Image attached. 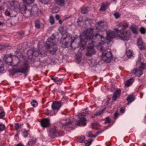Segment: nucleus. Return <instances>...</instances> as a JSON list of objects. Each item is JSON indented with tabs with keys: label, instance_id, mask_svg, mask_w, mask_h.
<instances>
[{
	"label": "nucleus",
	"instance_id": "f257e3e1",
	"mask_svg": "<svg viewBox=\"0 0 146 146\" xmlns=\"http://www.w3.org/2000/svg\"><path fill=\"white\" fill-rule=\"evenodd\" d=\"M117 25L118 28L114 29L117 35L113 31L109 30L106 32V39L103 35H100L99 33V31L105 30L107 27L104 21H100L96 23V29L98 31L97 33H94L93 28H89L83 32L79 37H72L66 31L67 28L66 26L60 27L59 30L62 35V38L63 40L66 39L68 40L63 44L62 46L64 48L70 47L72 49H74L80 46V49L82 50L84 49L87 42H88L89 43H92V44L91 46H88L86 55L90 56L95 53L94 46H97L99 50H103V45L105 43L108 44L116 36L123 40L128 41L130 39L131 34L130 31L125 30V29L128 26V23L126 22H120L118 23Z\"/></svg>",
	"mask_w": 146,
	"mask_h": 146
},
{
	"label": "nucleus",
	"instance_id": "f03ea898",
	"mask_svg": "<svg viewBox=\"0 0 146 146\" xmlns=\"http://www.w3.org/2000/svg\"><path fill=\"white\" fill-rule=\"evenodd\" d=\"M23 5H21L18 1L12 0L7 3V9L5 12V15L10 17L15 16L14 13L15 12L20 11L22 13H27L30 15L37 12L38 8L36 5L31 7L30 5L33 3L35 0H23Z\"/></svg>",
	"mask_w": 146,
	"mask_h": 146
},
{
	"label": "nucleus",
	"instance_id": "7ed1b4c3",
	"mask_svg": "<svg viewBox=\"0 0 146 146\" xmlns=\"http://www.w3.org/2000/svg\"><path fill=\"white\" fill-rule=\"evenodd\" d=\"M4 58L8 65L13 66V69L9 70L10 75H13L18 72L25 73L29 67L27 63L23 65L18 57L14 56L12 57L11 54L5 55Z\"/></svg>",
	"mask_w": 146,
	"mask_h": 146
},
{
	"label": "nucleus",
	"instance_id": "20e7f679",
	"mask_svg": "<svg viewBox=\"0 0 146 146\" xmlns=\"http://www.w3.org/2000/svg\"><path fill=\"white\" fill-rule=\"evenodd\" d=\"M46 49L50 54H55L57 50V45L55 43V39L51 37L48 38L45 45Z\"/></svg>",
	"mask_w": 146,
	"mask_h": 146
},
{
	"label": "nucleus",
	"instance_id": "39448f33",
	"mask_svg": "<svg viewBox=\"0 0 146 146\" xmlns=\"http://www.w3.org/2000/svg\"><path fill=\"white\" fill-rule=\"evenodd\" d=\"M88 114V113L84 112L78 113V116L79 119L76 121V124L81 126L86 125L87 124V119L84 116Z\"/></svg>",
	"mask_w": 146,
	"mask_h": 146
},
{
	"label": "nucleus",
	"instance_id": "423d86ee",
	"mask_svg": "<svg viewBox=\"0 0 146 146\" xmlns=\"http://www.w3.org/2000/svg\"><path fill=\"white\" fill-rule=\"evenodd\" d=\"M146 68V64L143 62L141 63L140 66L138 68H135L131 71V73L135 74L137 76H140L143 74L144 69Z\"/></svg>",
	"mask_w": 146,
	"mask_h": 146
},
{
	"label": "nucleus",
	"instance_id": "0eeeda50",
	"mask_svg": "<svg viewBox=\"0 0 146 146\" xmlns=\"http://www.w3.org/2000/svg\"><path fill=\"white\" fill-rule=\"evenodd\" d=\"M102 59L107 62H109L112 58L111 53L108 50H104L102 52L101 55Z\"/></svg>",
	"mask_w": 146,
	"mask_h": 146
},
{
	"label": "nucleus",
	"instance_id": "6e6552de",
	"mask_svg": "<svg viewBox=\"0 0 146 146\" xmlns=\"http://www.w3.org/2000/svg\"><path fill=\"white\" fill-rule=\"evenodd\" d=\"M59 124L60 127H62L65 129L68 128V126L71 124L72 122L69 118H65L64 119H62L59 122Z\"/></svg>",
	"mask_w": 146,
	"mask_h": 146
},
{
	"label": "nucleus",
	"instance_id": "1a4fd4ad",
	"mask_svg": "<svg viewBox=\"0 0 146 146\" xmlns=\"http://www.w3.org/2000/svg\"><path fill=\"white\" fill-rule=\"evenodd\" d=\"M41 53L39 50H36L35 49L33 48L28 50L27 54L29 58L31 59L34 56H36Z\"/></svg>",
	"mask_w": 146,
	"mask_h": 146
},
{
	"label": "nucleus",
	"instance_id": "9d476101",
	"mask_svg": "<svg viewBox=\"0 0 146 146\" xmlns=\"http://www.w3.org/2000/svg\"><path fill=\"white\" fill-rule=\"evenodd\" d=\"M59 133L57 128L56 127L51 128L48 131V135L50 137L54 138Z\"/></svg>",
	"mask_w": 146,
	"mask_h": 146
},
{
	"label": "nucleus",
	"instance_id": "9b49d317",
	"mask_svg": "<svg viewBox=\"0 0 146 146\" xmlns=\"http://www.w3.org/2000/svg\"><path fill=\"white\" fill-rule=\"evenodd\" d=\"M61 106V102L60 101H54L52 103L51 108L53 110H58Z\"/></svg>",
	"mask_w": 146,
	"mask_h": 146
},
{
	"label": "nucleus",
	"instance_id": "f8f14e48",
	"mask_svg": "<svg viewBox=\"0 0 146 146\" xmlns=\"http://www.w3.org/2000/svg\"><path fill=\"white\" fill-rule=\"evenodd\" d=\"M41 126L44 128L48 127L50 125V120L48 118H46L41 120L40 122Z\"/></svg>",
	"mask_w": 146,
	"mask_h": 146
},
{
	"label": "nucleus",
	"instance_id": "ddd939ff",
	"mask_svg": "<svg viewBox=\"0 0 146 146\" xmlns=\"http://www.w3.org/2000/svg\"><path fill=\"white\" fill-rule=\"evenodd\" d=\"M121 90L119 89H117L114 92L112 97V100L115 101L121 95Z\"/></svg>",
	"mask_w": 146,
	"mask_h": 146
},
{
	"label": "nucleus",
	"instance_id": "4468645a",
	"mask_svg": "<svg viewBox=\"0 0 146 146\" xmlns=\"http://www.w3.org/2000/svg\"><path fill=\"white\" fill-rule=\"evenodd\" d=\"M137 45L140 50L144 48L145 44L142 41L141 38H139L137 39Z\"/></svg>",
	"mask_w": 146,
	"mask_h": 146
},
{
	"label": "nucleus",
	"instance_id": "2eb2a0df",
	"mask_svg": "<svg viewBox=\"0 0 146 146\" xmlns=\"http://www.w3.org/2000/svg\"><path fill=\"white\" fill-rule=\"evenodd\" d=\"M134 81V79L133 78H131L124 82L125 86L128 87L132 84Z\"/></svg>",
	"mask_w": 146,
	"mask_h": 146
},
{
	"label": "nucleus",
	"instance_id": "dca6fc26",
	"mask_svg": "<svg viewBox=\"0 0 146 146\" xmlns=\"http://www.w3.org/2000/svg\"><path fill=\"white\" fill-rule=\"evenodd\" d=\"M135 98L133 95H130L128 96L127 98V100L128 102V104H129L131 102L134 101L135 100Z\"/></svg>",
	"mask_w": 146,
	"mask_h": 146
},
{
	"label": "nucleus",
	"instance_id": "f3484780",
	"mask_svg": "<svg viewBox=\"0 0 146 146\" xmlns=\"http://www.w3.org/2000/svg\"><path fill=\"white\" fill-rule=\"evenodd\" d=\"M43 24L39 20H37L35 22V26L36 28L39 29L40 27L43 26Z\"/></svg>",
	"mask_w": 146,
	"mask_h": 146
},
{
	"label": "nucleus",
	"instance_id": "a211bd4d",
	"mask_svg": "<svg viewBox=\"0 0 146 146\" xmlns=\"http://www.w3.org/2000/svg\"><path fill=\"white\" fill-rule=\"evenodd\" d=\"M137 28L136 26H131L130 28L133 33L135 35H137L138 33Z\"/></svg>",
	"mask_w": 146,
	"mask_h": 146
},
{
	"label": "nucleus",
	"instance_id": "6ab92c4d",
	"mask_svg": "<svg viewBox=\"0 0 146 146\" xmlns=\"http://www.w3.org/2000/svg\"><path fill=\"white\" fill-rule=\"evenodd\" d=\"M56 3L61 6H63L65 4V2L67 0H55Z\"/></svg>",
	"mask_w": 146,
	"mask_h": 146
},
{
	"label": "nucleus",
	"instance_id": "aec40b11",
	"mask_svg": "<svg viewBox=\"0 0 146 146\" xmlns=\"http://www.w3.org/2000/svg\"><path fill=\"white\" fill-rule=\"evenodd\" d=\"M89 11L88 7H83L81 8V12L82 13H87Z\"/></svg>",
	"mask_w": 146,
	"mask_h": 146
},
{
	"label": "nucleus",
	"instance_id": "412c9836",
	"mask_svg": "<svg viewBox=\"0 0 146 146\" xmlns=\"http://www.w3.org/2000/svg\"><path fill=\"white\" fill-rule=\"evenodd\" d=\"M4 70V65L3 62L0 59V73H1Z\"/></svg>",
	"mask_w": 146,
	"mask_h": 146
},
{
	"label": "nucleus",
	"instance_id": "4be33fe9",
	"mask_svg": "<svg viewBox=\"0 0 146 146\" xmlns=\"http://www.w3.org/2000/svg\"><path fill=\"white\" fill-rule=\"evenodd\" d=\"M126 54L127 57H129L132 56L133 54L132 50H128L126 52Z\"/></svg>",
	"mask_w": 146,
	"mask_h": 146
},
{
	"label": "nucleus",
	"instance_id": "5701e85b",
	"mask_svg": "<svg viewBox=\"0 0 146 146\" xmlns=\"http://www.w3.org/2000/svg\"><path fill=\"white\" fill-rule=\"evenodd\" d=\"M92 141V139H88L85 141L84 143L86 146H89L91 144Z\"/></svg>",
	"mask_w": 146,
	"mask_h": 146
},
{
	"label": "nucleus",
	"instance_id": "b1692460",
	"mask_svg": "<svg viewBox=\"0 0 146 146\" xmlns=\"http://www.w3.org/2000/svg\"><path fill=\"white\" fill-rule=\"evenodd\" d=\"M99 133H97L95 135H92V133L91 131H90L88 133V136L90 137H96L98 135Z\"/></svg>",
	"mask_w": 146,
	"mask_h": 146
},
{
	"label": "nucleus",
	"instance_id": "393cba45",
	"mask_svg": "<svg viewBox=\"0 0 146 146\" xmlns=\"http://www.w3.org/2000/svg\"><path fill=\"white\" fill-rule=\"evenodd\" d=\"M31 104L32 106L34 107H36L38 105V103L36 101L33 100L31 103Z\"/></svg>",
	"mask_w": 146,
	"mask_h": 146
},
{
	"label": "nucleus",
	"instance_id": "a878e982",
	"mask_svg": "<svg viewBox=\"0 0 146 146\" xmlns=\"http://www.w3.org/2000/svg\"><path fill=\"white\" fill-rule=\"evenodd\" d=\"M28 135L27 131L24 129L23 131V135L25 137H27Z\"/></svg>",
	"mask_w": 146,
	"mask_h": 146
},
{
	"label": "nucleus",
	"instance_id": "bb28decb",
	"mask_svg": "<svg viewBox=\"0 0 146 146\" xmlns=\"http://www.w3.org/2000/svg\"><path fill=\"white\" fill-rule=\"evenodd\" d=\"M50 24L52 25L54 23V17L51 16L50 17Z\"/></svg>",
	"mask_w": 146,
	"mask_h": 146
},
{
	"label": "nucleus",
	"instance_id": "cd10ccee",
	"mask_svg": "<svg viewBox=\"0 0 146 146\" xmlns=\"http://www.w3.org/2000/svg\"><path fill=\"white\" fill-rule=\"evenodd\" d=\"M5 125L4 124L1 123H0V132L3 131L5 129Z\"/></svg>",
	"mask_w": 146,
	"mask_h": 146
},
{
	"label": "nucleus",
	"instance_id": "c85d7f7f",
	"mask_svg": "<svg viewBox=\"0 0 146 146\" xmlns=\"http://www.w3.org/2000/svg\"><path fill=\"white\" fill-rule=\"evenodd\" d=\"M106 5L104 4H102L101 6V8L100 9V10L101 11H104L106 9Z\"/></svg>",
	"mask_w": 146,
	"mask_h": 146
},
{
	"label": "nucleus",
	"instance_id": "c756f323",
	"mask_svg": "<svg viewBox=\"0 0 146 146\" xmlns=\"http://www.w3.org/2000/svg\"><path fill=\"white\" fill-rule=\"evenodd\" d=\"M141 33L143 34H144L146 32V29L143 27H142L140 29Z\"/></svg>",
	"mask_w": 146,
	"mask_h": 146
},
{
	"label": "nucleus",
	"instance_id": "7c9ffc66",
	"mask_svg": "<svg viewBox=\"0 0 146 146\" xmlns=\"http://www.w3.org/2000/svg\"><path fill=\"white\" fill-rule=\"evenodd\" d=\"M106 108H105L104 110H101L100 111H98L97 113L95 114V115L96 116L99 115H100L102 112L105 110Z\"/></svg>",
	"mask_w": 146,
	"mask_h": 146
},
{
	"label": "nucleus",
	"instance_id": "2f4dec72",
	"mask_svg": "<svg viewBox=\"0 0 146 146\" xmlns=\"http://www.w3.org/2000/svg\"><path fill=\"white\" fill-rule=\"evenodd\" d=\"M5 115V113L3 111H1L0 113V119L3 118Z\"/></svg>",
	"mask_w": 146,
	"mask_h": 146
},
{
	"label": "nucleus",
	"instance_id": "473e14b6",
	"mask_svg": "<svg viewBox=\"0 0 146 146\" xmlns=\"http://www.w3.org/2000/svg\"><path fill=\"white\" fill-rule=\"evenodd\" d=\"M85 139V137L84 136H81L80 137L79 142L80 143H82Z\"/></svg>",
	"mask_w": 146,
	"mask_h": 146
},
{
	"label": "nucleus",
	"instance_id": "72a5a7b5",
	"mask_svg": "<svg viewBox=\"0 0 146 146\" xmlns=\"http://www.w3.org/2000/svg\"><path fill=\"white\" fill-rule=\"evenodd\" d=\"M36 143L35 141L34 140L29 141L27 143L29 145H32L35 144Z\"/></svg>",
	"mask_w": 146,
	"mask_h": 146
},
{
	"label": "nucleus",
	"instance_id": "f704fd0d",
	"mask_svg": "<svg viewBox=\"0 0 146 146\" xmlns=\"http://www.w3.org/2000/svg\"><path fill=\"white\" fill-rule=\"evenodd\" d=\"M40 1L42 4H46L48 3V1L49 0H39Z\"/></svg>",
	"mask_w": 146,
	"mask_h": 146
},
{
	"label": "nucleus",
	"instance_id": "c9c22d12",
	"mask_svg": "<svg viewBox=\"0 0 146 146\" xmlns=\"http://www.w3.org/2000/svg\"><path fill=\"white\" fill-rule=\"evenodd\" d=\"M114 15L116 18H118L120 16V14L118 13H115L114 14Z\"/></svg>",
	"mask_w": 146,
	"mask_h": 146
},
{
	"label": "nucleus",
	"instance_id": "e433bc0d",
	"mask_svg": "<svg viewBox=\"0 0 146 146\" xmlns=\"http://www.w3.org/2000/svg\"><path fill=\"white\" fill-rule=\"evenodd\" d=\"M110 122V120L109 117H107L106 118V120L104 122L105 124L106 123H109Z\"/></svg>",
	"mask_w": 146,
	"mask_h": 146
},
{
	"label": "nucleus",
	"instance_id": "4c0bfd02",
	"mask_svg": "<svg viewBox=\"0 0 146 146\" xmlns=\"http://www.w3.org/2000/svg\"><path fill=\"white\" fill-rule=\"evenodd\" d=\"M15 129L17 130L19 128V125L18 123H15Z\"/></svg>",
	"mask_w": 146,
	"mask_h": 146
},
{
	"label": "nucleus",
	"instance_id": "58836bf2",
	"mask_svg": "<svg viewBox=\"0 0 146 146\" xmlns=\"http://www.w3.org/2000/svg\"><path fill=\"white\" fill-rule=\"evenodd\" d=\"M47 112L45 113L46 115H49L50 114V112L48 109L46 110Z\"/></svg>",
	"mask_w": 146,
	"mask_h": 146
},
{
	"label": "nucleus",
	"instance_id": "ea45409f",
	"mask_svg": "<svg viewBox=\"0 0 146 146\" xmlns=\"http://www.w3.org/2000/svg\"><path fill=\"white\" fill-rule=\"evenodd\" d=\"M98 124L97 123H92V126L93 128L96 125H97Z\"/></svg>",
	"mask_w": 146,
	"mask_h": 146
},
{
	"label": "nucleus",
	"instance_id": "a19ab883",
	"mask_svg": "<svg viewBox=\"0 0 146 146\" xmlns=\"http://www.w3.org/2000/svg\"><path fill=\"white\" fill-rule=\"evenodd\" d=\"M59 15H56L55 17L56 19H58L59 20V19H59Z\"/></svg>",
	"mask_w": 146,
	"mask_h": 146
},
{
	"label": "nucleus",
	"instance_id": "79ce46f5",
	"mask_svg": "<svg viewBox=\"0 0 146 146\" xmlns=\"http://www.w3.org/2000/svg\"><path fill=\"white\" fill-rule=\"evenodd\" d=\"M120 111L121 113H123L124 112L125 110L124 109H123V108H121V110H120Z\"/></svg>",
	"mask_w": 146,
	"mask_h": 146
},
{
	"label": "nucleus",
	"instance_id": "37998d69",
	"mask_svg": "<svg viewBox=\"0 0 146 146\" xmlns=\"http://www.w3.org/2000/svg\"><path fill=\"white\" fill-rule=\"evenodd\" d=\"M4 47V46L2 45H0V50L2 49Z\"/></svg>",
	"mask_w": 146,
	"mask_h": 146
},
{
	"label": "nucleus",
	"instance_id": "c03bdc74",
	"mask_svg": "<svg viewBox=\"0 0 146 146\" xmlns=\"http://www.w3.org/2000/svg\"><path fill=\"white\" fill-rule=\"evenodd\" d=\"M51 79L52 80H54V82H56V78H54L53 77H51Z\"/></svg>",
	"mask_w": 146,
	"mask_h": 146
},
{
	"label": "nucleus",
	"instance_id": "a18cd8bd",
	"mask_svg": "<svg viewBox=\"0 0 146 146\" xmlns=\"http://www.w3.org/2000/svg\"><path fill=\"white\" fill-rule=\"evenodd\" d=\"M118 115V114L117 113H115L114 114V117L115 118H117V116Z\"/></svg>",
	"mask_w": 146,
	"mask_h": 146
},
{
	"label": "nucleus",
	"instance_id": "49530a36",
	"mask_svg": "<svg viewBox=\"0 0 146 146\" xmlns=\"http://www.w3.org/2000/svg\"><path fill=\"white\" fill-rule=\"evenodd\" d=\"M67 99L66 97H63L62 99V100H66Z\"/></svg>",
	"mask_w": 146,
	"mask_h": 146
},
{
	"label": "nucleus",
	"instance_id": "de8ad7c7",
	"mask_svg": "<svg viewBox=\"0 0 146 146\" xmlns=\"http://www.w3.org/2000/svg\"><path fill=\"white\" fill-rule=\"evenodd\" d=\"M59 23L60 24H61L62 23V20H60V19H59Z\"/></svg>",
	"mask_w": 146,
	"mask_h": 146
},
{
	"label": "nucleus",
	"instance_id": "09e8293b",
	"mask_svg": "<svg viewBox=\"0 0 146 146\" xmlns=\"http://www.w3.org/2000/svg\"><path fill=\"white\" fill-rule=\"evenodd\" d=\"M16 146H24L23 145L21 144H19L17 145Z\"/></svg>",
	"mask_w": 146,
	"mask_h": 146
},
{
	"label": "nucleus",
	"instance_id": "8fccbe9b",
	"mask_svg": "<svg viewBox=\"0 0 146 146\" xmlns=\"http://www.w3.org/2000/svg\"><path fill=\"white\" fill-rule=\"evenodd\" d=\"M141 56V54H139V60H140Z\"/></svg>",
	"mask_w": 146,
	"mask_h": 146
},
{
	"label": "nucleus",
	"instance_id": "3c124183",
	"mask_svg": "<svg viewBox=\"0 0 146 146\" xmlns=\"http://www.w3.org/2000/svg\"><path fill=\"white\" fill-rule=\"evenodd\" d=\"M3 110L2 108L1 107H0V112L1 111Z\"/></svg>",
	"mask_w": 146,
	"mask_h": 146
},
{
	"label": "nucleus",
	"instance_id": "603ef678",
	"mask_svg": "<svg viewBox=\"0 0 146 146\" xmlns=\"http://www.w3.org/2000/svg\"><path fill=\"white\" fill-rule=\"evenodd\" d=\"M139 62V60H138L137 62V64Z\"/></svg>",
	"mask_w": 146,
	"mask_h": 146
},
{
	"label": "nucleus",
	"instance_id": "864d4df0",
	"mask_svg": "<svg viewBox=\"0 0 146 146\" xmlns=\"http://www.w3.org/2000/svg\"><path fill=\"white\" fill-rule=\"evenodd\" d=\"M18 134H17V135H15V137H17V136H18Z\"/></svg>",
	"mask_w": 146,
	"mask_h": 146
},
{
	"label": "nucleus",
	"instance_id": "5fc2aeb1",
	"mask_svg": "<svg viewBox=\"0 0 146 146\" xmlns=\"http://www.w3.org/2000/svg\"><path fill=\"white\" fill-rule=\"evenodd\" d=\"M2 24V23L1 22H0V25Z\"/></svg>",
	"mask_w": 146,
	"mask_h": 146
},
{
	"label": "nucleus",
	"instance_id": "6e6d98bb",
	"mask_svg": "<svg viewBox=\"0 0 146 146\" xmlns=\"http://www.w3.org/2000/svg\"><path fill=\"white\" fill-rule=\"evenodd\" d=\"M145 121L146 122V116H145Z\"/></svg>",
	"mask_w": 146,
	"mask_h": 146
},
{
	"label": "nucleus",
	"instance_id": "4d7b16f0",
	"mask_svg": "<svg viewBox=\"0 0 146 146\" xmlns=\"http://www.w3.org/2000/svg\"><path fill=\"white\" fill-rule=\"evenodd\" d=\"M142 95H141V98H142Z\"/></svg>",
	"mask_w": 146,
	"mask_h": 146
},
{
	"label": "nucleus",
	"instance_id": "13d9d810",
	"mask_svg": "<svg viewBox=\"0 0 146 146\" xmlns=\"http://www.w3.org/2000/svg\"><path fill=\"white\" fill-rule=\"evenodd\" d=\"M86 21H88V19H87V20H86Z\"/></svg>",
	"mask_w": 146,
	"mask_h": 146
},
{
	"label": "nucleus",
	"instance_id": "bf43d9fd",
	"mask_svg": "<svg viewBox=\"0 0 146 146\" xmlns=\"http://www.w3.org/2000/svg\"><path fill=\"white\" fill-rule=\"evenodd\" d=\"M1 0H0V2H1Z\"/></svg>",
	"mask_w": 146,
	"mask_h": 146
},
{
	"label": "nucleus",
	"instance_id": "052dcab7",
	"mask_svg": "<svg viewBox=\"0 0 146 146\" xmlns=\"http://www.w3.org/2000/svg\"><path fill=\"white\" fill-rule=\"evenodd\" d=\"M3 146L2 145V146Z\"/></svg>",
	"mask_w": 146,
	"mask_h": 146
}]
</instances>
